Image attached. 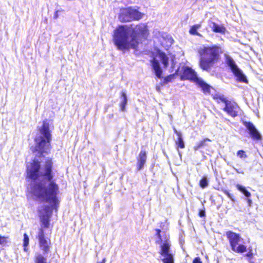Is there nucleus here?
Segmentation results:
<instances>
[{
    "label": "nucleus",
    "mask_w": 263,
    "mask_h": 263,
    "mask_svg": "<svg viewBox=\"0 0 263 263\" xmlns=\"http://www.w3.org/2000/svg\"><path fill=\"white\" fill-rule=\"evenodd\" d=\"M147 34L146 26L140 24L132 31L127 26H120L115 31L113 41L118 50L125 53L130 49L137 50L140 37L146 38Z\"/></svg>",
    "instance_id": "f03ea898"
},
{
    "label": "nucleus",
    "mask_w": 263,
    "mask_h": 263,
    "mask_svg": "<svg viewBox=\"0 0 263 263\" xmlns=\"http://www.w3.org/2000/svg\"><path fill=\"white\" fill-rule=\"evenodd\" d=\"M8 237L0 235V245H1L2 247L5 246L8 242Z\"/></svg>",
    "instance_id": "a878e982"
},
{
    "label": "nucleus",
    "mask_w": 263,
    "mask_h": 263,
    "mask_svg": "<svg viewBox=\"0 0 263 263\" xmlns=\"http://www.w3.org/2000/svg\"><path fill=\"white\" fill-rule=\"evenodd\" d=\"M225 62L230 67L232 72L237 78V80L241 82L247 83L246 77L243 73L241 69L239 68L233 59L229 55L224 54Z\"/></svg>",
    "instance_id": "6e6552de"
},
{
    "label": "nucleus",
    "mask_w": 263,
    "mask_h": 263,
    "mask_svg": "<svg viewBox=\"0 0 263 263\" xmlns=\"http://www.w3.org/2000/svg\"><path fill=\"white\" fill-rule=\"evenodd\" d=\"M152 68L155 72V73L158 78H161L162 70L160 67V64L158 60L154 59L151 61Z\"/></svg>",
    "instance_id": "4468645a"
},
{
    "label": "nucleus",
    "mask_w": 263,
    "mask_h": 263,
    "mask_svg": "<svg viewBox=\"0 0 263 263\" xmlns=\"http://www.w3.org/2000/svg\"><path fill=\"white\" fill-rule=\"evenodd\" d=\"M35 263H47V259L40 253H36L35 255Z\"/></svg>",
    "instance_id": "aec40b11"
},
{
    "label": "nucleus",
    "mask_w": 263,
    "mask_h": 263,
    "mask_svg": "<svg viewBox=\"0 0 263 263\" xmlns=\"http://www.w3.org/2000/svg\"><path fill=\"white\" fill-rule=\"evenodd\" d=\"M182 79L190 80L194 82L197 81V79H199L197 76L196 73L192 68L189 67H183V72L181 76Z\"/></svg>",
    "instance_id": "9b49d317"
},
{
    "label": "nucleus",
    "mask_w": 263,
    "mask_h": 263,
    "mask_svg": "<svg viewBox=\"0 0 263 263\" xmlns=\"http://www.w3.org/2000/svg\"><path fill=\"white\" fill-rule=\"evenodd\" d=\"M121 100L120 108L121 111H124L125 109V106L127 102L126 92L124 90H122L121 92Z\"/></svg>",
    "instance_id": "a211bd4d"
},
{
    "label": "nucleus",
    "mask_w": 263,
    "mask_h": 263,
    "mask_svg": "<svg viewBox=\"0 0 263 263\" xmlns=\"http://www.w3.org/2000/svg\"><path fill=\"white\" fill-rule=\"evenodd\" d=\"M177 71H178V70H177V71H175V73H177Z\"/></svg>",
    "instance_id": "ea45409f"
},
{
    "label": "nucleus",
    "mask_w": 263,
    "mask_h": 263,
    "mask_svg": "<svg viewBox=\"0 0 263 263\" xmlns=\"http://www.w3.org/2000/svg\"><path fill=\"white\" fill-rule=\"evenodd\" d=\"M217 99L220 100L221 102L224 103V105L226 104L227 102L230 101L229 100H227L223 95L219 96Z\"/></svg>",
    "instance_id": "cd10ccee"
},
{
    "label": "nucleus",
    "mask_w": 263,
    "mask_h": 263,
    "mask_svg": "<svg viewBox=\"0 0 263 263\" xmlns=\"http://www.w3.org/2000/svg\"><path fill=\"white\" fill-rule=\"evenodd\" d=\"M235 170H236V171L237 173H243L242 172H240L239 171H238V170H237V169H235Z\"/></svg>",
    "instance_id": "e433bc0d"
},
{
    "label": "nucleus",
    "mask_w": 263,
    "mask_h": 263,
    "mask_svg": "<svg viewBox=\"0 0 263 263\" xmlns=\"http://www.w3.org/2000/svg\"><path fill=\"white\" fill-rule=\"evenodd\" d=\"M243 124L249 130V133L252 138L255 140L260 139V134L252 123L249 122H244Z\"/></svg>",
    "instance_id": "f8f14e48"
},
{
    "label": "nucleus",
    "mask_w": 263,
    "mask_h": 263,
    "mask_svg": "<svg viewBox=\"0 0 263 263\" xmlns=\"http://www.w3.org/2000/svg\"><path fill=\"white\" fill-rule=\"evenodd\" d=\"M176 144L177 145L178 147H180L181 148H184V143L181 136L178 137L177 140L176 141Z\"/></svg>",
    "instance_id": "b1692460"
},
{
    "label": "nucleus",
    "mask_w": 263,
    "mask_h": 263,
    "mask_svg": "<svg viewBox=\"0 0 263 263\" xmlns=\"http://www.w3.org/2000/svg\"><path fill=\"white\" fill-rule=\"evenodd\" d=\"M59 11H57L55 12L54 14V15H53V18L54 19H57L59 17Z\"/></svg>",
    "instance_id": "2f4dec72"
},
{
    "label": "nucleus",
    "mask_w": 263,
    "mask_h": 263,
    "mask_svg": "<svg viewBox=\"0 0 263 263\" xmlns=\"http://www.w3.org/2000/svg\"><path fill=\"white\" fill-rule=\"evenodd\" d=\"M177 71H178V70H177V71H175V73H177Z\"/></svg>",
    "instance_id": "a19ab883"
},
{
    "label": "nucleus",
    "mask_w": 263,
    "mask_h": 263,
    "mask_svg": "<svg viewBox=\"0 0 263 263\" xmlns=\"http://www.w3.org/2000/svg\"><path fill=\"white\" fill-rule=\"evenodd\" d=\"M193 263H202L199 257H196L194 260Z\"/></svg>",
    "instance_id": "c756f323"
},
{
    "label": "nucleus",
    "mask_w": 263,
    "mask_h": 263,
    "mask_svg": "<svg viewBox=\"0 0 263 263\" xmlns=\"http://www.w3.org/2000/svg\"><path fill=\"white\" fill-rule=\"evenodd\" d=\"M29 237L26 234H24V242L23 246L24 247V250L27 251L26 247H27L29 245Z\"/></svg>",
    "instance_id": "393cba45"
},
{
    "label": "nucleus",
    "mask_w": 263,
    "mask_h": 263,
    "mask_svg": "<svg viewBox=\"0 0 263 263\" xmlns=\"http://www.w3.org/2000/svg\"><path fill=\"white\" fill-rule=\"evenodd\" d=\"M220 52V48L216 46L200 48L198 50L200 68L204 70L210 71L215 62L218 60Z\"/></svg>",
    "instance_id": "7ed1b4c3"
},
{
    "label": "nucleus",
    "mask_w": 263,
    "mask_h": 263,
    "mask_svg": "<svg viewBox=\"0 0 263 263\" xmlns=\"http://www.w3.org/2000/svg\"><path fill=\"white\" fill-rule=\"evenodd\" d=\"M226 234L233 251L239 253L246 251L247 247L242 244H239L242 240L239 234L231 231H227Z\"/></svg>",
    "instance_id": "0eeeda50"
},
{
    "label": "nucleus",
    "mask_w": 263,
    "mask_h": 263,
    "mask_svg": "<svg viewBox=\"0 0 263 263\" xmlns=\"http://www.w3.org/2000/svg\"><path fill=\"white\" fill-rule=\"evenodd\" d=\"M177 71H178V70H177V71H175V73H177Z\"/></svg>",
    "instance_id": "58836bf2"
},
{
    "label": "nucleus",
    "mask_w": 263,
    "mask_h": 263,
    "mask_svg": "<svg viewBox=\"0 0 263 263\" xmlns=\"http://www.w3.org/2000/svg\"><path fill=\"white\" fill-rule=\"evenodd\" d=\"M223 109L229 116L235 118L238 116L240 108L236 103L230 101L226 102Z\"/></svg>",
    "instance_id": "9d476101"
},
{
    "label": "nucleus",
    "mask_w": 263,
    "mask_h": 263,
    "mask_svg": "<svg viewBox=\"0 0 263 263\" xmlns=\"http://www.w3.org/2000/svg\"><path fill=\"white\" fill-rule=\"evenodd\" d=\"M199 184L201 187L204 189L208 186L209 181L206 177H203L200 180Z\"/></svg>",
    "instance_id": "5701e85b"
},
{
    "label": "nucleus",
    "mask_w": 263,
    "mask_h": 263,
    "mask_svg": "<svg viewBox=\"0 0 263 263\" xmlns=\"http://www.w3.org/2000/svg\"><path fill=\"white\" fill-rule=\"evenodd\" d=\"M195 83L201 88L204 93L209 94L210 93V89L211 87L204 82L201 79L199 78V79H197Z\"/></svg>",
    "instance_id": "2eb2a0df"
},
{
    "label": "nucleus",
    "mask_w": 263,
    "mask_h": 263,
    "mask_svg": "<svg viewBox=\"0 0 263 263\" xmlns=\"http://www.w3.org/2000/svg\"><path fill=\"white\" fill-rule=\"evenodd\" d=\"M178 153H179V156L181 157V155L179 151H178Z\"/></svg>",
    "instance_id": "4c0bfd02"
},
{
    "label": "nucleus",
    "mask_w": 263,
    "mask_h": 263,
    "mask_svg": "<svg viewBox=\"0 0 263 263\" xmlns=\"http://www.w3.org/2000/svg\"><path fill=\"white\" fill-rule=\"evenodd\" d=\"M199 216L201 217H204L205 216V211H200L199 212Z\"/></svg>",
    "instance_id": "473e14b6"
},
{
    "label": "nucleus",
    "mask_w": 263,
    "mask_h": 263,
    "mask_svg": "<svg viewBox=\"0 0 263 263\" xmlns=\"http://www.w3.org/2000/svg\"><path fill=\"white\" fill-rule=\"evenodd\" d=\"M174 132L178 136V137L181 136V134L180 132L177 131V130L174 127L173 128Z\"/></svg>",
    "instance_id": "7c9ffc66"
},
{
    "label": "nucleus",
    "mask_w": 263,
    "mask_h": 263,
    "mask_svg": "<svg viewBox=\"0 0 263 263\" xmlns=\"http://www.w3.org/2000/svg\"><path fill=\"white\" fill-rule=\"evenodd\" d=\"M165 80L166 81V82H169L170 81V77H168L167 78H165Z\"/></svg>",
    "instance_id": "72a5a7b5"
},
{
    "label": "nucleus",
    "mask_w": 263,
    "mask_h": 263,
    "mask_svg": "<svg viewBox=\"0 0 263 263\" xmlns=\"http://www.w3.org/2000/svg\"><path fill=\"white\" fill-rule=\"evenodd\" d=\"M36 238H37L39 241V247L43 253L44 254L48 253L51 246V242L49 238L45 236L42 228L39 229L36 235Z\"/></svg>",
    "instance_id": "1a4fd4ad"
},
{
    "label": "nucleus",
    "mask_w": 263,
    "mask_h": 263,
    "mask_svg": "<svg viewBox=\"0 0 263 263\" xmlns=\"http://www.w3.org/2000/svg\"><path fill=\"white\" fill-rule=\"evenodd\" d=\"M27 172L28 177L32 180L30 185L31 194L36 200L50 204L39 210L42 227L48 228L52 211H57L60 203L58 197L59 186L53 179L52 162L48 159L41 164L37 160H34L27 164Z\"/></svg>",
    "instance_id": "f257e3e1"
},
{
    "label": "nucleus",
    "mask_w": 263,
    "mask_h": 263,
    "mask_svg": "<svg viewBox=\"0 0 263 263\" xmlns=\"http://www.w3.org/2000/svg\"><path fill=\"white\" fill-rule=\"evenodd\" d=\"M237 156L241 159L247 158V155L245 153V152L242 150L238 151L237 153Z\"/></svg>",
    "instance_id": "bb28decb"
},
{
    "label": "nucleus",
    "mask_w": 263,
    "mask_h": 263,
    "mask_svg": "<svg viewBox=\"0 0 263 263\" xmlns=\"http://www.w3.org/2000/svg\"><path fill=\"white\" fill-rule=\"evenodd\" d=\"M51 135L49 130V123L46 121L43 122L40 132L35 137V149L42 155L44 153L47 154L50 150Z\"/></svg>",
    "instance_id": "20e7f679"
},
{
    "label": "nucleus",
    "mask_w": 263,
    "mask_h": 263,
    "mask_svg": "<svg viewBox=\"0 0 263 263\" xmlns=\"http://www.w3.org/2000/svg\"><path fill=\"white\" fill-rule=\"evenodd\" d=\"M223 193L226 195L231 200L234 201V199L231 194L227 190L223 191Z\"/></svg>",
    "instance_id": "c85d7f7f"
},
{
    "label": "nucleus",
    "mask_w": 263,
    "mask_h": 263,
    "mask_svg": "<svg viewBox=\"0 0 263 263\" xmlns=\"http://www.w3.org/2000/svg\"><path fill=\"white\" fill-rule=\"evenodd\" d=\"M156 231L159 239L156 241V243L160 245L159 253L162 257L161 260L163 263H174V255L171 252V245L168 237L166 234L162 236L159 229H156Z\"/></svg>",
    "instance_id": "39448f33"
},
{
    "label": "nucleus",
    "mask_w": 263,
    "mask_h": 263,
    "mask_svg": "<svg viewBox=\"0 0 263 263\" xmlns=\"http://www.w3.org/2000/svg\"><path fill=\"white\" fill-rule=\"evenodd\" d=\"M201 26V24H198L192 26L190 29V33L192 35H197L200 36V34L197 32V30Z\"/></svg>",
    "instance_id": "412c9836"
},
{
    "label": "nucleus",
    "mask_w": 263,
    "mask_h": 263,
    "mask_svg": "<svg viewBox=\"0 0 263 263\" xmlns=\"http://www.w3.org/2000/svg\"><path fill=\"white\" fill-rule=\"evenodd\" d=\"M146 153L144 150H141L139 154L137 161V168L138 170H141L143 168L146 160Z\"/></svg>",
    "instance_id": "ddd939ff"
},
{
    "label": "nucleus",
    "mask_w": 263,
    "mask_h": 263,
    "mask_svg": "<svg viewBox=\"0 0 263 263\" xmlns=\"http://www.w3.org/2000/svg\"><path fill=\"white\" fill-rule=\"evenodd\" d=\"M106 262V258H104L103 259H102V261L100 262H98V263H105Z\"/></svg>",
    "instance_id": "f704fd0d"
},
{
    "label": "nucleus",
    "mask_w": 263,
    "mask_h": 263,
    "mask_svg": "<svg viewBox=\"0 0 263 263\" xmlns=\"http://www.w3.org/2000/svg\"><path fill=\"white\" fill-rule=\"evenodd\" d=\"M210 26L215 32L224 33L226 31V29L223 26L219 25L214 22H212Z\"/></svg>",
    "instance_id": "f3484780"
},
{
    "label": "nucleus",
    "mask_w": 263,
    "mask_h": 263,
    "mask_svg": "<svg viewBox=\"0 0 263 263\" xmlns=\"http://www.w3.org/2000/svg\"><path fill=\"white\" fill-rule=\"evenodd\" d=\"M143 14L132 7L120 9L119 19L122 22H130L133 20H139L142 18Z\"/></svg>",
    "instance_id": "423d86ee"
},
{
    "label": "nucleus",
    "mask_w": 263,
    "mask_h": 263,
    "mask_svg": "<svg viewBox=\"0 0 263 263\" xmlns=\"http://www.w3.org/2000/svg\"><path fill=\"white\" fill-rule=\"evenodd\" d=\"M236 187L238 189V190L242 193L244 194V195L247 198V200L249 206H251L252 201L251 199L249 198L251 197V193L247 190L245 187L240 184H237Z\"/></svg>",
    "instance_id": "dca6fc26"
},
{
    "label": "nucleus",
    "mask_w": 263,
    "mask_h": 263,
    "mask_svg": "<svg viewBox=\"0 0 263 263\" xmlns=\"http://www.w3.org/2000/svg\"><path fill=\"white\" fill-rule=\"evenodd\" d=\"M211 140L208 138H205L204 140L200 141L198 143H197L196 145L194 147V149L195 151H197L198 149H200V148L203 147L204 146L206 145V141H210Z\"/></svg>",
    "instance_id": "4be33fe9"
},
{
    "label": "nucleus",
    "mask_w": 263,
    "mask_h": 263,
    "mask_svg": "<svg viewBox=\"0 0 263 263\" xmlns=\"http://www.w3.org/2000/svg\"><path fill=\"white\" fill-rule=\"evenodd\" d=\"M169 41H170V43L171 44H172V41H173V39L171 37H170V39H169Z\"/></svg>",
    "instance_id": "c9c22d12"
},
{
    "label": "nucleus",
    "mask_w": 263,
    "mask_h": 263,
    "mask_svg": "<svg viewBox=\"0 0 263 263\" xmlns=\"http://www.w3.org/2000/svg\"><path fill=\"white\" fill-rule=\"evenodd\" d=\"M159 58L163 64L164 67H167L168 65V58L164 52H160L159 53Z\"/></svg>",
    "instance_id": "6ab92c4d"
}]
</instances>
